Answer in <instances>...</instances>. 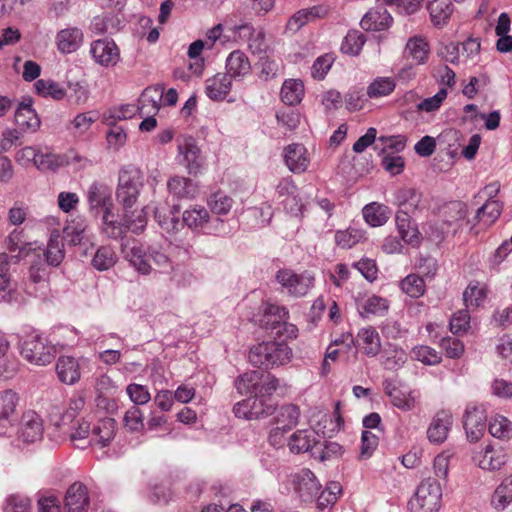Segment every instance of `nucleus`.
I'll return each mask as SVG.
<instances>
[{"label": "nucleus", "instance_id": "f257e3e1", "mask_svg": "<svg viewBox=\"0 0 512 512\" xmlns=\"http://www.w3.org/2000/svg\"><path fill=\"white\" fill-rule=\"evenodd\" d=\"M122 253L129 264L141 275H150L153 271L162 273L173 269V264L165 249L157 244L143 245L137 240L122 244Z\"/></svg>", "mask_w": 512, "mask_h": 512}, {"label": "nucleus", "instance_id": "f03ea898", "mask_svg": "<svg viewBox=\"0 0 512 512\" xmlns=\"http://www.w3.org/2000/svg\"><path fill=\"white\" fill-rule=\"evenodd\" d=\"M293 358L292 349L284 341L262 342L249 351V361L266 369L288 364Z\"/></svg>", "mask_w": 512, "mask_h": 512}, {"label": "nucleus", "instance_id": "7ed1b4c3", "mask_svg": "<svg viewBox=\"0 0 512 512\" xmlns=\"http://www.w3.org/2000/svg\"><path fill=\"white\" fill-rule=\"evenodd\" d=\"M442 489L434 478L420 482L408 502L409 512H438L441 506Z\"/></svg>", "mask_w": 512, "mask_h": 512}, {"label": "nucleus", "instance_id": "20e7f679", "mask_svg": "<svg viewBox=\"0 0 512 512\" xmlns=\"http://www.w3.org/2000/svg\"><path fill=\"white\" fill-rule=\"evenodd\" d=\"M142 188L143 175L138 168L130 165L120 169L116 198L124 209H131L133 207Z\"/></svg>", "mask_w": 512, "mask_h": 512}, {"label": "nucleus", "instance_id": "39448f33", "mask_svg": "<svg viewBox=\"0 0 512 512\" xmlns=\"http://www.w3.org/2000/svg\"><path fill=\"white\" fill-rule=\"evenodd\" d=\"M20 353L28 362L45 366L53 361L56 348L41 335L31 333L20 343Z\"/></svg>", "mask_w": 512, "mask_h": 512}, {"label": "nucleus", "instance_id": "423d86ee", "mask_svg": "<svg viewBox=\"0 0 512 512\" xmlns=\"http://www.w3.org/2000/svg\"><path fill=\"white\" fill-rule=\"evenodd\" d=\"M275 278L282 288L294 297L305 296L314 287L315 282L310 272L304 271L298 274L290 269H280Z\"/></svg>", "mask_w": 512, "mask_h": 512}, {"label": "nucleus", "instance_id": "0eeeda50", "mask_svg": "<svg viewBox=\"0 0 512 512\" xmlns=\"http://www.w3.org/2000/svg\"><path fill=\"white\" fill-rule=\"evenodd\" d=\"M268 398L259 395L250 397L236 403L233 412L237 418L245 420H257L271 415L275 408Z\"/></svg>", "mask_w": 512, "mask_h": 512}, {"label": "nucleus", "instance_id": "6e6552de", "mask_svg": "<svg viewBox=\"0 0 512 512\" xmlns=\"http://www.w3.org/2000/svg\"><path fill=\"white\" fill-rule=\"evenodd\" d=\"M89 55L101 67H115L121 60L120 49L108 38L97 39L90 43Z\"/></svg>", "mask_w": 512, "mask_h": 512}, {"label": "nucleus", "instance_id": "1a4fd4ad", "mask_svg": "<svg viewBox=\"0 0 512 512\" xmlns=\"http://www.w3.org/2000/svg\"><path fill=\"white\" fill-rule=\"evenodd\" d=\"M177 142L178 162L185 166L189 174H198L203 166V157L195 139L192 137H182Z\"/></svg>", "mask_w": 512, "mask_h": 512}, {"label": "nucleus", "instance_id": "9d476101", "mask_svg": "<svg viewBox=\"0 0 512 512\" xmlns=\"http://www.w3.org/2000/svg\"><path fill=\"white\" fill-rule=\"evenodd\" d=\"M19 400L18 394L11 389L0 391V435L16 423Z\"/></svg>", "mask_w": 512, "mask_h": 512}, {"label": "nucleus", "instance_id": "9b49d317", "mask_svg": "<svg viewBox=\"0 0 512 512\" xmlns=\"http://www.w3.org/2000/svg\"><path fill=\"white\" fill-rule=\"evenodd\" d=\"M290 481L295 492L304 502L312 501L321 489L320 483L309 469H302L298 473L291 474Z\"/></svg>", "mask_w": 512, "mask_h": 512}, {"label": "nucleus", "instance_id": "f8f14e48", "mask_svg": "<svg viewBox=\"0 0 512 512\" xmlns=\"http://www.w3.org/2000/svg\"><path fill=\"white\" fill-rule=\"evenodd\" d=\"M499 192V182H492L488 184L482 191V193L488 197L482 205V225L491 226L501 215L503 203L499 197Z\"/></svg>", "mask_w": 512, "mask_h": 512}, {"label": "nucleus", "instance_id": "ddd939ff", "mask_svg": "<svg viewBox=\"0 0 512 512\" xmlns=\"http://www.w3.org/2000/svg\"><path fill=\"white\" fill-rule=\"evenodd\" d=\"M5 246L10 253L16 254H7L3 252L7 256V262L5 263V268L8 276V280L12 282L11 273H10V264L18 263L23 257L27 256V247L30 246V243L27 242L24 236V230L15 228L13 231L9 233V235L5 239Z\"/></svg>", "mask_w": 512, "mask_h": 512}, {"label": "nucleus", "instance_id": "4468645a", "mask_svg": "<svg viewBox=\"0 0 512 512\" xmlns=\"http://www.w3.org/2000/svg\"><path fill=\"white\" fill-rule=\"evenodd\" d=\"M43 431L41 417L34 411H28L22 416L18 430V440L25 444L35 443L42 439Z\"/></svg>", "mask_w": 512, "mask_h": 512}, {"label": "nucleus", "instance_id": "2eb2a0df", "mask_svg": "<svg viewBox=\"0 0 512 512\" xmlns=\"http://www.w3.org/2000/svg\"><path fill=\"white\" fill-rule=\"evenodd\" d=\"M232 31L240 38L246 39L248 49L252 54L262 55L267 52L268 45L265 40V32L262 29L257 31L251 23H244L234 26Z\"/></svg>", "mask_w": 512, "mask_h": 512}, {"label": "nucleus", "instance_id": "dca6fc26", "mask_svg": "<svg viewBox=\"0 0 512 512\" xmlns=\"http://www.w3.org/2000/svg\"><path fill=\"white\" fill-rule=\"evenodd\" d=\"M382 385L393 406L402 411H410L414 408L415 396L413 391L402 389L393 379H385Z\"/></svg>", "mask_w": 512, "mask_h": 512}, {"label": "nucleus", "instance_id": "f3484780", "mask_svg": "<svg viewBox=\"0 0 512 512\" xmlns=\"http://www.w3.org/2000/svg\"><path fill=\"white\" fill-rule=\"evenodd\" d=\"M84 34L78 27H67L57 32L55 44L61 54L76 52L83 44Z\"/></svg>", "mask_w": 512, "mask_h": 512}, {"label": "nucleus", "instance_id": "a211bd4d", "mask_svg": "<svg viewBox=\"0 0 512 512\" xmlns=\"http://www.w3.org/2000/svg\"><path fill=\"white\" fill-rule=\"evenodd\" d=\"M90 504L87 488L81 482L73 483L65 495L67 512H87Z\"/></svg>", "mask_w": 512, "mask_h": 512}, {"label": "nucleus", "instance_id": "6ab92c4d", "mask_svg": "<svg viewBox=\"0 0 512 512\" xmlns=\"http://www.w3.org/2000/svg\"><path fill=\"white\" fill-rule=\"evenodd\" d=\"M14 119L16 125L23 131L35 132L41 124L38 114L32 107L30 98L19 103L15 110Z\"/></svg>", "mask_w": 512, "mask_h": 512}, {"label": "nucleus", "instance_id": "aec40b11", "mask_svg": "<svg viewBox=\"0 0 512 512\" xmlns=\"http://www.w3.org/2000/svg\"><path fill=\"white\" fill-rule=\"evenodd\" d=\"M232 87L231 78L224 73H218L205 82V93L213 101H222Z\"/></svg>", "mask_w": 512, "mask_h": 512}, {"label": "nucleus", "instance_id": "412c9836", "mask_svg": "<svg viewBox=\"0 0 512 512\" xmlns=\"http://www.w3.org/2000/svg\"><path fill=\"white\" fill-rule=\"evenodd\" d=\"M227 75L231 79H242L251 72L247 55L241 50L232 51L226 59Z\"/></svg>", "mask_w": 512, "mask_h": 512}, {"label": "nucleus", "instance_id": "4be33fe9", "mask_svg": "<svg viewBox=\"0 0 512 512\" xmlns=\"http://www.w3.org/2000/svg\"><path fill=\"white\" fill-rule=\"evenodd\" d=\"M392 17L382 7L370 9L361 19L360 25L367 31H382L390 26Z\"/></svg>", "mask_w": 512, "mask_h": 512}, {"label": "nucleus", "instance_id": "5701e85b", "mask_svg": "<svg viewBox=\"0 0 512 512\" xmlns=\"http://www.w3.org/2000/svg\"><path fill=\"white\" fill-rule=\"evenodd\" d=\"M452 422L451 413L438 412L427 430L428 439L434 443H442L447 438Z\"/></svg>", "mask_w": 512, "mask_h": 512}, {"label": "nucleus", "instance_id": "b1692460", "mask_svg": "<svg viewBox=\"0 0 512 512\" xmlns=\"http://www.w3.org/2000/svg\"><path fill=\"white\" fill-rule=\"evenodd\" d=\"M111 188L102 182H93L87 190V200L91 209L104 208L112 205Z\"/></svg>", "mask_w": 512, "mask_h": 512}, {"label": "nucleus", "instance_id": "393cba45", "mask_svg": "<svg viewBox=\"0 0 512 512\" xmlns=\"http://www.w3.org/2000/svg\"><path fill=\"white\" fill-rule=\"evenodd\" d=\"M395 221L401 239L413 247L418 246L421 241L420 233L416 225L412 224L410 215L404 211H398Z\"/></svg>", "mask_w": 512, "mask_h": 512}, {"label": "nucleus", "instance_id": "a878e982", "mask_svg": "<svg viewBox=\"0 0 512 512\" xmlns=\"http://www.w3.org/2000/svg\"><path fill=\"white\" fill-rule=\"evenodd\" d=\"M306 148L302 144H290L285 148L284 160L293 173L304 172L308 167Z\"/></svg>", "mask_w": 512, "mask_h": 512}, {"label": "nucleus", "instance_id": "bb28decb", "mask_svg": "<svg viewBox=\"0 0 512 512\" xmlns=\"http://www.w3.org/2000/svg\"><path fill=\"white\" fill-rule=\"evenodd\" d=\"M56 372L59 380L69 385L76 383L81 376L79 363L71 356L59 357L56 363Z\"/></svg>", "mask_w": 512, "mask_h": 512}, {"label": "nucleus", "instance_id": "cd10ccee", "mask_svg": "<svg viewBox=\"0 0 512 512\" xmlns=\"http://www.w3.org/2000/svg\"><path fill=\"white\" fill-rule=\"evenodd\" d=\"M169 193L178 199H194L198 194V186L191 179L174 176L167 183Z\"/></svg>", "mask_w": 512, "mask_h": 512}, {"label": "nucleus", "instance_id": "c85d7f7f", "mask_svg": "<svg viewBox=\"0 0 512 512\" xmlns=\"http://www.w3.org/2000/svg\"><path fill=\"white\" fill-rule=\"evenodd\" d=\"M357 342L362 352L368 357H375L380 352V336L373 327L360 329L357 334Z\"/></svg>", "mask_w": 512, "mask_h": 512}, {"label": "nucleus", "instance_id": "c756f323", "mask_svg": "<svg viewBox=\"0 0 512 512\" xmlns=\"http://www.w3.org/2000/svg\"><path fill=\"white\" fill-rule=\"evenodd\" d=\"M480 415L479 406L476 401L470 402L463 415V427L468 441L474 443L479 440L480 435Z\"/></svg>", "mask_w": 512, "mask_h": 512}, {"label": "nucleus", "instance_id": "7c9ffc66", "mask_svg": "<svg viewBox=\"0 0 512 512\" xmlns=\"http://www.w3.org/2000/svg\"><path fill=\"white\" fill-rule=\"evenodd\" d=\"M183 223L191 230L204 231L209 229V212L201 206L186 209L182 214Z\"/></svg>", "mask_w": 512, "mask_h": 512}, {"label": "nucleus", "instance_id": "2f4dec72", "mask_svg": "<svg viewBox=\"0 0 512 512\" xmlns=\"http://www.w3.org/2000/svg\"><path fill=\"white\" fill-rule=\"evenodd\" d=\"M429 53V44L420 36L411 37L407 41L404 50V56L411 58L417 65L424 64L428 59Z\"/></svg>", "mask_w": 512, "mask_h": 512}, {"label": "nucleus", "instance_id": "473e14b6", "mask_svg": "<svg viewBox=\"0 0 512 512\" xmlns=\"http://www.w3.org/2000/svg\"><path fill=\"white\" fill-rule=\"evenodd\" d=\"M115 425V420L112 418L107 417L99 420L92 428L89 443L99 444L102 447L108 445L115 436Z\"/></svg>", "mask_w": 512, "mask_h": 512}, {"label": "nucleus", "instance_id": "72a5a7b5", "mask_svg": "<svg viewBox=\"0 0 512 512\" xmlns=\"http://www.w3.org/2000/svg\"><path fill=\"white\" fill-rule=\"evenodd\" d=\"M37 253L45 258L49 266H58L65 257L64 244L59 234H52L45 250L40 249Z\"/></svg>", "mask_w": 512, "mask_h": 512}, {"label": "nucleus", "instance_id": "f704fd0d", "mask_svg": "<svg viewBox=\"0 0 512 512\" xmlns=\"http://www.w3.org/2000/svg\"><path fill=\"white\" fill-rule=\"evenodd\" d=\"M420 200V193L410 187L400 188L394 195V204L399 207L398 211H404L407 214H410L418 208Z\"/></svg>", "mask_w": 512, "mask_h": 512}, {"label": "nucleus", "instance_id": "c9c22d12", "mask_svg": "<svg viewBox=\"0 0 512 512\" xmlns=\"http://www.w3.org/2000/svg\"><path fill=\"white\" fill-rule=\"evenodd\" d=\"M124 26L123 21L118 15L106 14L96 16L91 23V29L95 34H115L119 32Z\"/></svg>", "mask_w": 512, "mask_h": 512}, {"label": "nucleus", "instance_id": "e433bc0d", "mask_svg": "<svg viewBox=\"0 0 512 512\" xmlns=\"http://www.w3.org/2000/svg\"><path fill=\"white\" fill-rule=\"evenodd\" d=\"M363 217L372 227L384 225L390 217L391 211L388 206L377 202L367 204L363 208Z\"/></svg>", "mask_w": 512, "mask_h": 512}, {"label": "nucleus", "instance_id": "4c0bfd02", "mask_svg": "<svg viewBox=\"0 0 512 512\" xmlns=\"http://www.w3.org/2000/svg\"><path fill=\"white\" fill-rule=\"evenodd\" d=\"M428 11L431 21L435 26H443L450 19L453 13L451 0H432L428 4Z\"/></svg>", "mask_w": 512, "mask_h": 512}, {"label": "nucleus", "instance_id": "58836bf2", "mask_svg": "<svg viewBox=\"0 0 512 512\" xmlns=\"http://www.w3.org/2000/svg\"><path fill=\"white\" fill-rule=\"evenodd\" d=\"M299 417V407L294 404H286L278 409L275 417V425L290 431L298 424Z\"/></svg>", "mask_w": 512, "mask_h": 512}, {"label": "nucleus", "instance_id": "ea45409f", "mask_svg": "<svg viewBox=\"0 0 512 512\" xmlns=\"http://www.w3.org/2000/svg\"><path fill=\"white\" fill-rule=\"evenodd\" d=\"M315 443L316 440L313 431L298 430L290 437L288 446L292 453L299 454L311 450Z\"/></svg>", "mask_w": 512, "mask_h": 512}, {"label": "nucleus", "instance_id": "a19ab883", "mask_svg": "<svg viewBox=\"0 0 512 512\" xmlns=\"http://www.w3.org/2000/svg\"><path fill=\"white\" fill-rule=\"evenodd\" d=\"M261 383L260 371H249L238 376L234 382L235 388L241 395H257L258 385Z\"/></svg>", "mask_w": 512, "mask_h": 512}, {"label": "nucleus", "instance_id": "79ce46f5", "mask_svg": "<svg viewBox=\"0 0 512 512\" xmlns=\"http://www.w3.org/2000/svg\"><path fill=\"white\" fill-rule=\"evenodd\" d=\"M488 431L495 438L508 440L512 437V422L503 415H492L488 420Z\"/></svg>", "mask_w": 512, "mask_h": 512}, {"label": "nucleus", "instance_id": "37998d69", "mask_svg": "<svg viewBox=\"0 0 512 512\" xmlns=\"http://www.w3.org/2000/svg\"><path fill=\"white\" fill-rule=\"evenodd\" d=\"M304 95V85L300 80H286L281 88V100L290 106L301 102Z\"/></svg>", "mask_w": 512, "mask_h": 512}, {"label": "nucleus", "instance_id": "c03bdc74", "mask_svg": "<svg viewBox=\"0 0 512 512\" xmlns=\"http://www.w3.org/2000/svg\"><path fill=\"white\" fill-rule=\"evenodd\" d=\"M36 93L44 98L62 100L66 96L65 89L52 79H38L34 83Z\"/></svg>", "mask_w": 512, "mask_h": 512}, {"label": "nucleus", "instance_id": "a18cd8bd", "mask_svg": "<svg viewBox=\"0 0 512 512\" xmlns=\"http://www.w3.org/2000/svg\"><path fill=\"white\" fill-rule=\"evenodd\" d=\"M97 120L98 114L95 111L79 113L70 122L68 129L74 136H82L90 130Z\"/></svg>", "mask_w": 512, "mask_h": 512}, {"label": "nucleus", "instance_id": "49530a36", "mask_svg": "<svg viewBox=\"0 0 512 512\" xmlns=\"http://www.w3.org/2000/svg\"><path fill=\"white\" fill-rule=\"evenodd\" d=\"M123 221L127 231L129 230L135 234L143 232L147 225L146 209L142 208L141 210L134 211L124 209Z\"/></svg>", "mask_w": 512, "mask_h": 512}, {"label": "nucleus", "instance_id": "de8ad7c7", "mask_svg": "<svg viewBox=\"0 0 512 512\" xmlns=\"http://www.w3.org/2000/svg\"><path fill=\"white\" fill-rule=\"evenodd\" d=\"M117 262V255L110 246L99 247L91 261L92 266L98 271H106L112 268Z\"/></svg>", "mask_w": 512, "mask_h": 512}, {"label": "nucleus", "instance_id": "09e8293b", "mask_svg": "<svg viewBox=\"0 0 512 512\" xmlns=\"http://www.w3.org/2000/svg\"><path fill=\"white\" fill-rule=\"evenodd\" d=\"M233 199L223 191L212 193L207 199V205L211 212L217 215H226L233 206Z\"/></svg>", "mask_w": 512, "mask_h": 512}, {"label": "nucleus", "instance_id": "8fccbe9b", "mask_svg": "<svg viewBox=\"0 0 512 512\" xmlns=\"http://www.w3.org/2000/svg\"><path fill=\"white\" fill-rule=\"evenodd\" d=\"M366 38L363 33L358 30H350L341 43V51L344 54L356 56L362 50Z\"/></svg>", "mask_w": 512, "mask_h": 512}, {"label": "nucleus", "instance_id": "3c124183", "mask_svg": "<svg viewBox=\"0 0 512 512\" xmlns=\"http://www.w3.org/2000/svg\"><path fill=\"white\" fill-rule=\"evenodd\" d=\"M396 87V83L391 77H377L367 88L369 98H380L391 94Z\"/></svg>", "mask_w": 512, "mask_h": 512}, {"label": "nucleus", "instance_id": "603ef678", "mask_svg": "<svg viewBox=\"0 0 512 512\" xmlns=\"http://www.w3.org/2000/svg\"><path fill=\"white\" fill-rule=\"evenodd\" d=\"M508 453L502 446H487L483 455V460L487 462L491 470L501 469L507 462Z\"/></svg>", "mask_w": 512, "mask_h": 512}, {"label": "nucleus", "instance_id": "864d4df0", "mask_svg": "<svg viewBox=\"0 0 512 512\" xmlns=\"http://www.w3.org/2000/svg\"><path fill=\"white\" fill-rule=\"evenodd\" d=\"M163 99V86L156 85L152 87H147L140 97V108L141 111L144 112L146 106L151 105L155 112H158Z\"/></svg>", "mask_w": 512, "mask_h": 512}, {"label": "nucleus", "instance_id": "5fc2aeb1", "mask_svg": "<svg viewBox=\"0 0 512 512\" xmlns=\"http://www.w3.org/2000/svg\"><path fill=\"white\" fill-rule=\"evenodd\" d=\"M512 501V475L505 478L496 488L492 496V504L496 509H503Z\"/></svg>", "mask_w": 512, "mask_h": 512}, {"label": "nucleus", "instance_id": "6e6d98bb", "mask_svg": "<svg viewBox=\"0 0 512 512\" xmlns=\"http://www.w3.org/2000/svg\"><path fill=\"white\" fill-rule=\"evenodd\" d=\"M364 238L361 229L349 227L346 230H339L335 233V242L342 249H349Z\"/></svg>", "mask_w": 512, "mask_h": 512}, {"label": "nucleus", "instance_id": "4d7b16f0", "mask_svg": "<svg viewBox=\"0 0 512 512\" xmlns=\"http://www.w3.org/2000/svg\"><path fill=\"white\" fill-rule=\"evenodd\" d=\"M36 260L30 266L29 277L34 284L40 285L42 288L47 287V280L49 275L48 266L42 259L40 253H35Z\"/></svg>", "mask_w": 512, "mask_h": 512}, {"label": "nucleus", "instance_id": "13d9d810", "mask_svg": "<svg viewBox=\"0 0 512 512\" xmlns=\"http://www.w3.org/2000/svg\"><path fill=\"white\" fill-rule=\"evenodd\" d=\"M401 290L412 298H419L425 293V283L422 277L416 274L406 276L400 282Z\"/></svg>", "mask_w": 512, "mask_h": 512}, {"label": "nucleus", "instance_id": "bf43d9fd", "mask_svg": "<svg viewBox=\"0 0 512 512\" xmlns=\"http://www.w3.org/2000/svg\"><path fill=\"white\" fill-rule=\"evenodd\" d=\"M35 167L42 172L56 171L61 165V154L52 153L48 150L42 151L39 149Z\"/></svg>", "mask_w": 512, "mask_h": 512}, {"label": "nucleus", "instance_id": "052dcab7", "mask_svg": "<svg viewBox=\"0 0 512 512\" xmlns=\"http://www.w3.org/2000/svg\"><path fill=\"white\" fill-rule=\"evenodd\" d=\"M3 512H31V500L23 494H10L4 501Z\"/></svg>", "mask_w": 512, "mask_h": 512}, {"label": "nucleus", "instance_id": "680f3d73", "mask_svg": "<svg viewBox=\"0 0 512 512\" xmlns=\"http://www.w3.org/2000/svg\"><path fill=\"white\" fill-rule=\"evenodd\" d=\"M103 232L112 239H117L126 233L125 222H118L113 219L110 209H107L103 215Z\"/></svg>", "mask_w": 512, "mask_h": 512}, {"label": "nucleus", "instance_id": "e2e57ef3", "mask_svg": "<svg viewBox=\"0 0 512 512\" xmlns=\"http://www.w3.org/2000/svg\"><path fill=\"white\" fill-rule=\"evenodd\" d=\"M389 309L387 299L373 295L369 297L361 307V314L383 316Z\"/></svg>", "mask_w": 512, "mask_h": 512}, {"label": "nucleus", "instance_id": "0e129e2a", "mask_svg": "<svg viewBox=\"0 0 512 512\" xmlns=\"http://www.w3.org/2000/svg\"><path fill=\"white\" fill-rule=\"evenodd\" d=\"M123 422L125 428L130 432H140L144 429L143 413L136 406H132L125 412Z\"/></svg>", "mask_w": 512, "mask_h": 512}, {"label": "nucleus", "instance_id": "69168bd1", "mask_svg": "<svg viewBox=\"0 0 512 512\" xmlns=\"http://www.w3.org/2000/svg\"><path fill=\"white\" fill-rule=\"evenodd\" d=\"M126 392L135 405H144L151 399L150 392L144 385L131 383L127 386Z\"/></svg>", "mask_w": 512, "mask_h": 512}, {"label": "nucleus", "instance_id": "338daca9", "mask_svg": "<svg viewBox=\"0 0 512 512\" xmlns=\"http://www.w3.org/2000/svg\"><path fill=\"white\" fill-rule=\"evenodd\" d=\"M407 361L406 352L397 346L388 351V355L384 361V366L389 370H397L401 368Z\"/></svg>", "mask_w": 512, "mask_h": 512}, {"label": "nucleus", "instance_id": "774afa93", "mask_svg": "<svg viewBox=\"0 0 512 512\" xmlns=\"http://www.w3.org/2000/svg\"><path fill=\"white\" fill-rule=\"evenodd\" d=\"M480 119L478 106L475 104H467L463 108V114L460 118V125L466 127L468 130H473L477 127Z\"/></svg>", "mask_w": 512, "mask_h": 512}]
</instances>
